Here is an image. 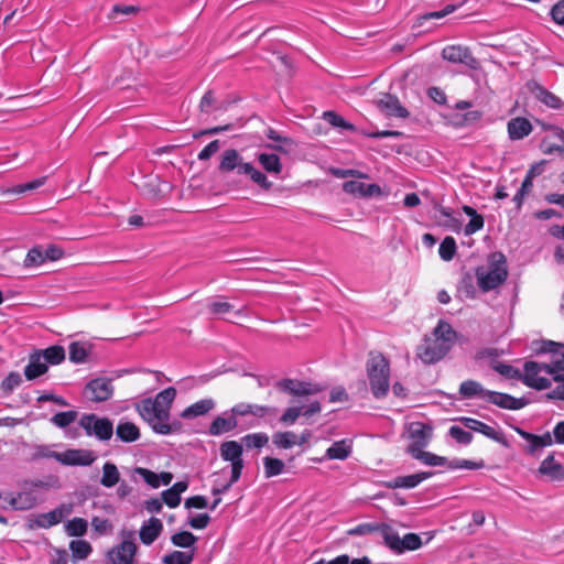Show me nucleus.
<instances>
[{"label":"nucleus","instance_id":"obj_1","mask_svg":"<svg viewBox=\"0 0 564 564\" xmlns=\"http://www.w3.org/2000/svg\"><path fill=\"white\" fill-rule=\"evenodd\" d=\"M175 391L176 390H161L154 400L145 399L138 405L141 417L147 421L158 434H174L182 429L181 422H169L170 409L175 399Z\"/></svg>","mask_w":564,"mask_h":564},{"label":"nucleus","instance_id":"obj_2","mask_svg":"<svg viewBox=\"0 0 564 564\" xmlns=\"http://www.w3.org/2000/svg\"><path fill=\"white\" fill-rule=\"evenodd\" d=\"M455 341V332L452 326L440 321L431 336H426L417 347V357L424 364H435L446 356Z\"/></svg>","mask_w":564,"mask_h":564},{"label":"nucleus","instance_id":"obj_3","mask_svg":"<svg viewBox=\"0 0 564 564\" xmlns=\"http://www.w3.org/2000/svg\"><path fill=\"white\" fill-rule=\"evenodd\" d=\"M477 285L481 292L487 293L503 284L508 278L507 259L503 253L495 252L488 259L487 265L475 270Z\"/></svg>","mask_w":564,"mask_h":564},{"label":"nucleus","instance_id":"obj_4","mask_svg":"<svg viewBox=\"0 0 564 564\" xmlns=\"http://www.w3.org/2000/svg\"><path fill=\"white\" fill-rule=\"evenodd\" d=\"M292 393L290 406L280 417V423L293 425L300 416L311 417L321 412L319 401L313 399V390H289Z\"/></svg>","mask_w":564,"mask_h":564},{"label":"nucleus","instance_id":"obj_5","mask_svg":"<svg viewBox=\"0 0 564 564\" xmlns=\"http://www.w3.org/2000/svg\"><path fill=\"white\" fill-rule=\"evenodd\" d=\"M561 348H564V344L550 339L534 341L532 346V350L536 355L551 354L549 365L554 383L557 384L556 388H564V351H560Z\"/></svg>","mask_w":564,"mask_h":564},{"label":"nucleus","instance_id":"obj_6","mask_svg":"<svg viewBox=\"0 0 564 564\" xmlns=\"http://www.w3.org/2000/svg\"><path fill=\"white\" fill-rule=\"evenodd\" d=\"M370 388H390V361L379 351H370L366 361Z\"/></svg>","mask_w":564,"mask_h":564},{"label":"nucleus","instance_id":"obj_7","mask_svg":"<svg viewBox=\"0 0 564 564\" xmlns=\"http://www.w3.org/2000/svg\"><path fill=\"white\" fill-rule=\"evenodd\" d=\"M459 393L463 399L470 398H482L486 401L496 404L499 408L507 410H520L530 403V399L514 398L510 394L502 393L496 390H459Z\"/></svg>","mask_w":564,"mask_h":564},{"label":"nucleus","instance_id":"obj_8","mask_svg":"<svg viewBox=\"0 0 564 564\" xmlns=\"http://www.w3.org/2000/svg\"><path fill=\"white\" fill-rule=\"evenodd\" d=\"M549 362L527 360L523 364L522 383L528 388H551L553 380Z\"/></svg>","mask_w":564,"mask_h":564},{"label":"nucleus","instance_id":"obj_9","mask_svg":"<svg viewBox=\"0 0 564 564\" xmlns=\"http://www.w3.org/2000/svg\"><path fill=\"white\" fill-rule=\"evenodd\" d=\"M78 425L87 436H94L100 442L109 441L113 435V424L108 417H99L96 414H83Z\"/></svg>","mask_w":564,"mask_h":564},{"label":"nucleus","instance_id":"obj_10","mask_svg":"<svg viewBox=\"0 0 564 564\" xmlns=\"http://www.w3.org/2000/svg\"><path fill=\"white\" fill-rule=\"evenodd\" d=\"M409 437L411 443L406 447V452L411 455L422 451L432 438L433 429L431 425L422 422H412L409 425Z\"/></svg>","mask_w":564,"mask_h":564},{"label":"nucleus","instance_id":"obj_11","mask_svg":"<svg viewBox=\"0 0 564 564\" xmlns=\"http://www.w3.org/2000/svg\"><path fill=\"white\" fill-rule=\"evenodd\" d=\"M455 421L462 423L464 427H466L470 431L478 432V433L485 435L486 437L499 443L500 445H502L506 448L510 447V443L506 438L502 431L497 430L494 426H490L481 421H478L473 417H467V416L457 417V419H455Z\"/></svg>","mask_w":564,"mask_h":564},{"label":"nucleus","instance_id":"obj_12","mask_svg":"<svg viewBox=\"0 0 564 564\" xmlns=\"http://www.w3.org/2000/svg\"><path fill=\"white\" fill-rule=\"evenodd\" d=\"M242 446L236 441H227L220 445V456L231 463L232 481H238L243 468Z\"/></svg>","mask_w":564,"mask_h":564},{"label":"nucleus","instance_id":"obj_13","mask_svg":"<svg viewBox=\"0 0 564 564\" xmlns=\"http://www.w3.org/2000/svg\"><path fill=\"white\" fill-rule=\"evenodd\" d=\"M376 105L387 117L406 119L410 116V112L401 105L399 98L389 93L382 94L381 97L376 100Z\"/></svg>","mask_w":564,"mask_h":564},{"label":"nucleus","instance_id":"obj_14","mask_svg":"<svg viewBox=\"0 0 564 564\" xmlns=\"http://www.w3.org/2000/svg\"><path fill=\"white\" fill-rule=\"evenodd\" d=\"M137 553V545L132 540H123L112 547L108 554V564H131Z\"/></svg>","mask_w":564,"mask_h":564},{"label":"nucleus","instance_id":"obj_15","mask_svg":"<svg viewBox=\"0 0 564 564\" xmlns=\"http://www.w3.org/2000/svg\"><path fill=\"white\" fill-rule=\"evenodd\" d=\"M0 500L10 506L13 510H30L37 505V498L33 491H22L17 495L1 492Z\"/></svg>","mask_w":564,"mask_h":564},{"label":"nucleus","instance_id":"obj_16","mask_svg":"<svg viewBox=\"0 0 564 564\" xmlns=\"http://www.w3.org/2000/svg\"><path fill=\"white\" fill-rule=\"evenodd\" d=\"M442 57L454 64H464L468 67H475L477 61L471 55L469 48L462 45H447L442 51Z\"/></svg>","mask_w":564,"mask_h":564},{"label":"nucleus","instance_id":"obj_17","mask_svg":"<svg viewBox=\"0 0 564 564\" xmlns=\"http://www.w3.org/2000/svg\"><path fill=\"white\" fill-rule=\"evenodd\" d=\"M343 191L346 194L359 198H369L383 195V192L378 184H368L360 181H346L343 184Z\"/></svg>","mask_w":564,"mask_h":564},{"label":"nucleus","instance_id":"obj_18","mask_svg":"<svg viewBox=\"0 0 564 564\" xmlns=\"http://www.w3.org/2000/svg\"><path fill=\"white\" fill-rule=\"evenodd\" d=\"M58 456L59 463L69 466H89L96 460V455L89 449H67Z\"/></svg>","mask_w":564,"mask_h":564},{"label":"nucleus","instance_id":"obj_19","mask_svg":"<svg viewBox=\"0 0 564 564\" xmlns=\"http://www.w3.org/2000/svg\"><path fill=\"white\" fill-rule=\"evenodd\" d=\"M528 88L546 107L564 111V101L539 83L530 82Z\"/></svg>","mask_w":564,"mask_h":564},{"label":"nucleus","instance_id":"obj_20","mask_svg":"<svg viewBox=\"0 0 564 564\" xmlns=\"http://www.w3.org/2000/svg\"><path fill=\"white\" fill-rule=\"evenodd\" d=\"M533 131L531 121L524 117H514L507 122V133L510 141H520Z\"/></svg>","mask_w":564,"mask_h":564},{"label":"nucleus","instance_id":"obj_21","mask_svg":"<svg viewBox=\"0 0 564 564\" xmlns=\"http://www.w3.org/2000/svg\"><path fill=\"white\" fill-rule=\"evenodd\" d=\"M33 351L48 368L50 366L61 365L66 359V350L61 345H52L44 349H34Z\"/></svg>","mask_w":564,"mask_h":564},{"label":"nucleus","instance_id":"obj_22","mask_svg":"<svg viewBox=\"0 0 564 564\" xmlns=\"http://www.w3.org/2000/svg\"><path fill=\"white\" fill-rule=\"evenodd\" d=\"M433 474H434L433 471H421V473H416V474H412V475H408V476H398V477L391 479L390 481H388L386 484V486L390 489L414 488L419 484H421L423 480L432 477Z\"/></svg>","mask_w":564,"mask_h":564},{"label":"nucleus","instance_id":"obj_23","mask_svg":"<svg viewBox=\"0 0 564 564\" xmlns=\"http://www.w3.org/2000/svg\"><path fill=\"white\" fill-rule=\"evenodd\" d=\"M247 162L242 161V156L235 149L225 150L221 154L219 170L224 173L237 171L238 174L242 175V166Z\"/></svg>","mask_w":564,"mask_h":564},{"label":"nucleus","instance_id":"obj_24","mask_svg":"<svg viewBox=\"0 0 564 564\" xmlns=\"http://www.w3.org/2000/svg\"><path fill=\"white\" fill-rule=\"evenodd\" d=\"M206 308L208 313L213 316L227 319L226 316L230 313H234L236 316H241V310H234V305L227 301H224L223 297L208 299L206 302Z\"/></svg>","mask_w":564,"mask_h":564},{"label":"nucleus","instance_id":"obj_25","mask_svg":"<svg viewBox=\"0 0 564 564\" xmlns=\"http://www.w3.org/2000/svg\"><path fill=\"white\" fill-rule=\"evenodd\" d=\"M163 530L162 521L158 518H150L148 522H144L140 529L139 535L143 544H152L161 534Z\"/></svg>","mask_w":564,"mask_h":564},{"label":"nucleus","instance_id":"obj_26","mask_svg":"<svg viewBox=\"0 0 564 564\" xmlns=\"http://www.w3.org/2000/svg\"><path fill=\"white\" fill-rule=\"evenodd\" d=\"M48 371V367L46 364L41 361L37 355L32 351L29 355L28 364L24 367V376L28 380L32 381L37 379L39 377L45 375Z\"/></svg>","mask_w":564,"mask_h":564},{"label":"nucleus","instance_id":"obj_27","mask_svg":"<svg viewBox=\"0 0 564 564\" xmlns=\"http://www.w3.org/2000/svg\"><path fill=\"white\" fill-rule=\"evenodd\" d=\"M215 406V401L210 398L199 400L192 405L187 406L182 413L181 416L186 420L195 419L197 416H202L212 411Z\"/></svg>","mask_w":564,"mask_h":564},{"label":"nucleus","instance_id":"obj_28","mask_svg":"<svg viewBox=\"0 0 564 564\" xmlns=\"http://www.w3.org/2000/svg\"><path fill=\"white\" fill-rule=\"evenodd\" d=\"M91 346L84 341H72L68 346L69 361L79 365L85 364L90 355Z\"/></svg>","mask_w":564,"mask_h":564},{"label":"nucleus","instance_id":"obj_29","mask_svg":"<svg viewBox=\"0 0 564 564\" xmlns=\"http://www.w3.org/2000/svg\"><path fill=\"white\" fill-rule=\"evenodd\" d=\"M187 481H177L171 488L162 492V500L170 508H176L181 503V494L187 490Z\"/></svg>","mask_w":564,"mask_h":564},{"label":"nucleus","instance_id":"obj_30","mask_svg":"<svg viewBox=\"0 0 564 564\" xmlns=\"http://www.w3.org/2000/svg\"><path fill=\"white\" fill-rule=\"evenodd\" d=\"M539 471L542 475L549 476L552 480L564 479V469L561 464L555 462L553 455H549L542 460Z\"/></svg>","mask_w":564,"mask_h":564},{"label":"nucleus","instance_id":"obj_31","mask_svg":"<svg viewBox=\"0 0 564 564\" xmlns=\"http://www.w3.org/2000/svg\"><path fill=\"white\" fill-rule=\"evenodd\" d=\"M238 422L235 415L217 416L209 426L210 435H221L236 429Z\"/></svg>","mask_w":564,"mask_h":564},{"label":"nucleus","instance_id":"obj_32","mask_svg":"<svg viewBox=\"0 0 564 564\" xmlns=\"http://www.w3.org/2000/svg\"><path fill=\"white\" fill-rule=\"evenodd\" d=\"M116 435L124 443H133L141 436L139 427L132 422H120L116 427Z\"/></svg>","mask_w":564,"mask_h":564},{"label":"nucleus","instance_id":"obj_33","mask_svg":"<svg viewBox=\"0 0 564 564\" xmlns=\"http://www.w3.org/2000/svg\"><path fill=\"white\" fill-rule=\"evenodd\" d=\"M64 517V510L62 508H57L47 513L36 516L34 519V524L39 528H51L59 523Z\"/></svg>","mask_w":564,"mask_h":564},{"label":"nucleus","instance_id":"obj_34","mask_svg":"<svg viewBox=\"0 0 564 564\" xmlns=\"http://www.w3.org/2000/svg\"><path fill=\"white\" fill-rule=\"evenodd\" d=\"M231 412L235 416L252 414L254 416L262 417L270 412V409L258 404L239 403L231 409Z\"/></svg>","mask_w":564,"mask_h":564},{"label":"nucleus","instance_id":"obj_35","mask_svg":"<svg viewBox=\"0 0 564 564\" xmlns=\"http://www.w3.org/2000/svg\"><path fill=\"white\" fill-rule=\"evenodd\" d=\"M120 480V473L118 467L110 462H107L102 466V476L100 479V484L106 488H112Z\"/></svg>","mask_w":564,"mask_h":564},{"label":"nucleus","instance_id":"obj_36","mask_svg":"<svg viewBox=\"0 0 564 564\" xmlns=\"http://www.w3.org/2000/svg\"><path fill=\"white\" fill-rule=\"evenodd\" d=\"M242 174L248 175L252 182L258 184L263 189H270L272 187V182L268 180L265 174L254 169L251 163H246L242 166Z\"/></svg>","mask_w":564,"mask_h":564},{"label":"nucleus","instance_id":"obj_37","mask_svg":"<svg viewBox=\"0 0 564 564\" xmlns=\"http://www.w3.org/2000/svg\"><path fill=\"white\" fill-rule=\"evenodd\" d=\"M259 163L268 172L279 174L282 171L280 158L274 153H260L258 156Z\"/></svg>","mask_w":564,"mask_h":564},{"label":"nucleus","instance_id":"obj_38","mask_svg":"<svg viewBox=\"0 0 564 564\" xmlns=\"http://www.w3.org/2000/svg\"><path fill=\"white\" fill-rule=\"evenodd\" d=\"M128 372L129 370L126 369L111 371L109 375H104L90 380L89 382H87L85 388H110V384L115 380V378H120Z\"/></svg>","mask_w":564,"mask_h":564},{"label":"nucleus","instance_id":"obj_39","mask_svg":"<svg viewBox=\"0 0 564 564\" xmlns=\"http://www.w3.org/2000/svg\"><path fill=\"white\" fill-rule=\"evenodd\" d=\"M273 444L281 449H289L296 445L297 435L292 431L276 432L272 436Z\"/></svg>","mask_w":564,"mask_h":564},{"label":"nucleus","instance_id":"obj_40","mask_svg":"<svg viewBox=\"0 0 564 564\" xmlns=\"http://www.w3.org/2000/svg\"><path fill=\"white\" fill-rule=\"evenodd\" d=\"M492 369L498 372L500 376L510 379V380H517L522 382V373L523 369L520 370L512 365L505 364L497 361L492 365Z\"/></svg>","mask_w":564,"mask_h":564},{"label":"nucleus","instance_id":"obj_41","mask_svg":"<svg viewBox=\"0 0 564 564\" xmlns=\"http://www.w3.org/2000/svg\"><path fill=\"white\" fill-rule=\"evenodd\" d=\"M351 453V447L345 440L335 442L327 451L328 459H346Z\"/></svg>","mask_w":564,"mask_h":564},{"label":"nucleus","instance_id":"obj_42","mask_svg":"<svg viewBox=\"0 0 564 564\" xmlns=\"http://www.w3.org/2000/svg\"><path fill=\"white\" fill-rule=\"evenodd\" d=\"M387 546H389L395 553H401V540L400 535L393 531L389 525L381 524L380 530Z\"/></svg>","mask_w":564,"mask_h":564},{"label":"nucleus","instance_id":"obj_43","mask_svg":"<svg viewBox=\"0 0 564 564\" xmlns=\"http://www.w3.org/2000/svg\"><path fill=\"white\" fill-rule=\"evenodd\" d=\"M45 262L46 260L44 256V247L35 246L28 251L25 259L23 261V265L25 268H33L42 265Z\"/></svg>","mask_w":564,"mask_h":564},{"label":"nucleus","instance_id":"obj_44","mask_svg":"<svg viewBox=\"0 0 564 564\" xmlns=\"http://www.w3.org/2000/svg\"><path fill=\"white\" fill-rule=\"evenodd\" d=\"M413 458L421 460L423 464L429 466H447L448 467V460L444 456H438L436 454H433L431 452L420 451L413 455H411Z\"/></svg>","mask_w":564,"mask_h":564},{"label":"nucleus","instance_id":"obj_45","mask_svg":"<svg viewBox=\"0 0 564 564\" xmlns=\"http://www.w3.org/2000/svg\"><path fill=\"white\" fill-rule=\"evenodd\" d=\"M194 558L193 551H173L162 557L164 564H191Z\"/></svg>","mask_w":564,"mask_h":564},{"label":"nucleus","instance_id":"obj_46","mask_svg":"<svg viewBox=\"0 0 564 564\" xmlns=\"http://www.w3.org/2000/svg\"><path fill=\"white\" fill-rule=\"evenodd\" d=\"M458 293L465 299H475L477 296V289L474 282V275L465 273L458 285Z\"/></svg>","mask_w":564,"mask_h":564},{"label":"nucleus","instance_id":"obj_47","mask_svg":"<svg viewBox=\"0 0 564 564\" xmlns=\"http://www.w3.org/2000/svg\"><path fill=\"white\" fill-rule=\"evenodd\" d=\"M323 118L327 121L332 127L339 128L343 130L355 131V126L347 120H345L340 115L335 111H325L323 113Z\"/></svg>","mask_w":564,"mask_h":564},{"label":"nucleus","instance_id":"obj_48","mask_svg":"<svg viewBox=\"0 0 564 564\" xmlns=\"http://www.w3.org/2000/svg\"><path fill=\"white\" fill-rule=\"evenodd\" d=\"M69 549L76 560H85L91 553V545L85 540H73Z\"/></svg>","mask_w":564,"mask_h":564},{"label":"nucleus","instance_id":"obj_49","mask_svg":"<svg viewBox=\"0 0 564 564\" xmlns=\"http://www.w3.org/2000/svg\"><path fill=\"white\" fill-rule=\"evenodd\" d=\"M263 467L265 478H271L283 471L284 463L279 458L267 456L263 458Z\"/></svg>","mask_w":564,"mask_h":564},{"label":"nucleus","instance_id":"obj_50","mask_svg":"<svg viewBox=\"0 0 564 564\" xmlns=\"http://www.w3.org/2000/svg\"><path fill=\"white\" fill-rule=\"evenodd\" d=\"M456 241L453 237L447 236L443 239L438 248V254L442 260L451 261L456 253Z\"/></svg>","mask_w":564,"mask_h":564},{"label":"nucleus","instance_id":"obj_51","mask_svg":"<svg viewBox=\"0 0 564 564\" xmlns=\"http://www.w3.org/2000/svg\"><path fill=\"white\" fill-rule=\"evenodd\" d=\"M197 541V538L189 531H181L171 536V542L173 545L188 549L194 545Z\"/></svg>","mask_w":564,"mask_h":564},{"label":"nucleus","instance_id":"obj_52","mask_svg":"<svg viewBox=\"0 0 564 564\" xmlns=\"http://www.w3.org/2000/svg\"><path fill=\"white\" fill-rule=\"evenodd\" d=\"M65 531L69 536H82L87 531V521L83 518H74L66 523Z\"/></svg>","mask_w":564,"mask_h":564},{"label":"nucleus","instance_id":"obj_53","mask_svg":"<svg viewBox=\"0 0 564 564\" xmlns=\"http://www.w3.org/2000/svg\"><path fill=\"white\" fill-rule=\"evenodd\" d=\"M514 431L524 440H534L541 447L550 446L553 443V438L549 432L543 435H534L518 426L513 427Z\"/></svg>","mask_w":564,"mask_h":564},{"label":"nucleus","instance_id":"obj_54","mask_svg":"<svg viewBox=\"0 0 564 564\" xmlns=\"http://www.w3.org/2000/svg\"><path fill=\"white\" fill-rule=\"evenodd\" d=\"M248 448H261L269 442V436L265 433L248 434L242 438Z\"/></svg>","mask_w":564,"mask_h":564},{"label":"nucleus","instance_id":"obj_55","mask_svg":"<svg viewBox=\"0 0 564 564\" xmlns=\"http://www.w3.org/2000/svg\"><path fill=\"white\" fill-rule=\"evenodd\" d=\"M448 434L453 437L457 443L463 445H468L473 441V434L460 426L453 425L449 427Z\"/></svg>","mask_w":564,"mask_h":564},{"label":"nucleus","instance_id":"obj_56","mask_svg":"<svg viewBox=\"0 0 564 564\" xmlns=\"http://www.w3.org/2000/svg\"><path fill=\"white\" fill-rule=\"evenodd\" d=\"M133 473L141 476L143 480L152 488L160 487L159 475L144 467H135Z\"/></svg>","mask_w":564,"mask_h":564},{"label":"nucleus","instance_id":"obj_57","mask_svg":"<svg viewBox=\"0 0 564 564\" xmlns=\"http://www.w3.org/2000/svg\"><path fill=\"white\" fill-rule=\"evenodd\" d=\"M421 545L422 541L417 534L408 533L401 540V553L417 550Z\"/></svg>","mask_w":564,"mask_h":564},{"label":"nucleus","instance_id":"obj_58","mask_svg":"<svg viewBox=\"0 0 564 564\" xmlns=\"http://www.w3.org/2000/svg\"><path fill=\"white\" fill-rule=\"evenodd\" d=\"M77 417V412L67 411L58 412L52 417V422L58 427H66L73 423Z\"/></svg>","mask_w":564,"mask_h":564},{"label":"nucleus","instance_id":"obj_59","mask_svg":"<svg viewBox=\"0 0 564 564\" xmlns=\"http://www.w3.org/2000/svg\"><path fill=\"white\" fill-rule=\"evenodd\" d=\"M485 466L482 460L479 462H473L468 459H453L448 463V468L451 469H479Z\"/></svg>","mask_w":564,"mask_h":564},{"label":"nucleus","instance_id":"obj_60","mask_svg":"<svg viewBox=\"0 0 564 564\" xmlns=\"http://www.w3.org/2000/svg\"><path fill=\"white\" fill-rule=\"evenodd\" d=\"M45 182H46V177L43 176V177H39V178L32 180L30 182L23 183V184H19L12 188V193L22 194V193H25L29 191H34V189L43 186L45 184Z\"/></svg>","mask_w":564,"mask_h":564},{"label":"nucleus","instance_id":"obj_61","mask_svg":"<svg viewBox=\"0 0 564 564\" xmlns=\"http://www.w3.org/2000/svg\"><path fill=\"white\" fill-rule=\"evenodd\" d=\"M381 528V524L376 523H360L357 527L348 530L349 535H367L373 532L379 531Z\"/></svg>","mask_w":564,"mask_h":564},{"label":"nucleus","instance_id":"obj_62","mask_svg":"<svg viewBox=\"0 0 564 564\" xmlns=\"http://www.w3.org/2000/svg\"><path fill=\"white\" fill-rule=\"evenodd\" d=\"M58 455H59V453L52 451L48 446L39 445L34 449L32 459L37 460L41 458H55L58 462L59 460Z\"/></svg>","mask_w":564,"mask_h":564},{"label":"nucleus","instance_id":"obj_63","mask_svg":"<svg viewBox=\"0 0 564 564\" xmlns=\"http://www.w3.org/2000/svg\"><path fill=\"white\" fill-rule=\"evenodd\" d=\"M484 217L480 214H478L470 218L469 223L464 228V234L466 236L474 235L475 232L481 230L484 228Z\"/></svg>","mask_w":564,"mask_h":564},{"label":"nucleus","instance_id":"obj_64","mask_svg":"<svg viewBox=\"0 0 564 564\" xmlns=\"http://www.w3.org/2000/svg\"><path fill=\"white\" fill-rule=\"evenodd\" d=\"M550 15L556 24L564 25V0L558 1L552 7Z\"/></svg>","mask_w":564,"mask_h":564}]
</instances>
